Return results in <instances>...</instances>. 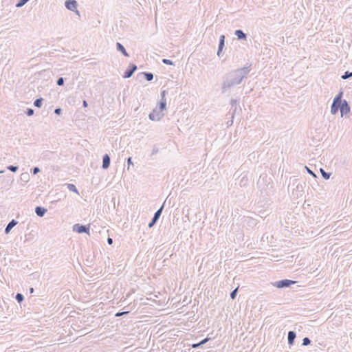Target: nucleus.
<instances>
[{
  "instance_id": "obj_1",
  "label": "nucleus",
  "mask_w": 352,
  "mask_h": 352,
  "mask_svg": "<svg viewBox=\"0 0 352 352\" xmlns=\"http://www.w3.org/2000/svg\"><path fill=\"white\" fill-rule=\"evenodd\" d=\"M252 69V64L247 63L243 67L231 70L225 74L222 78L221 93L225 94L240 85L251 72Z\"/></svg>"
},
{
  "instance_id": "obj_2",
  "label": "nucleus",
  "mask_w": 352,
  "mask_h": 352,
  "mask_svg": "<svg viewBox=\"0 0 352 352\" xmlns=\"http://www.w3.org/2000/svg\"><path fill=\"white\" fill-rule=\"evenodd\" d=\"M296 282L289 279H283L276 282L271 283V284L277 288H286L289 287L294 285Z\"/></svg>"
},
{
  "instance_id": "obj_3",
  "label": "nucleus",
  "mask_w": 352,
  "mask_h": 352,
  "mask_svg": "<svg viewBox=\"0 0 352 352\" xmlns=\"http://www.w3.org/2000/svg\"><path fill=\"white\" fill-rule=\"evenodd\" d=\"M73 231L76 232L79 234L85 233L89 234L90 226L76 223L73 226Z\"/></svg>"
},
{
  "instance_id": "obj_4",
  "label": "nucleus",
  "mask_w": 352,
  "mask_h": 352,
  "mask_svg": "<svg viewBox=\"0 0 352 352\" xmlns=\"http://www.w3.org/2000/svg\"><path fill=\"white\" fill-rule=\"evenodd\" d=\"M65 6L67 10L76 12L78 15L80 14L79 11L77 10L78 3L76 0H66L65 1Z\"/></svg>"
},
{
  "instance_id": "obj_5",
  "label": "nucleus",
  "mask_w": 352,
  "mask_h": 352,
  "mask_svg": "<svg viewBox=\"0 0 352 352\" xmlns=\"http://www.w3.org/2000/svg\"><path fill=\"white\" fill-rule=\"evenodd\" d=\"M164 204L155 212L151 221L148 223V227H153L160 219L164 208Z\"/></svg>"
},
{
  "instance_id": "obj_6",
  "label": "nucleus",
  "mask_w": 352,
  "mask_h": 352,
  "mask_svg": "<svg viewBox=\"0 0 352 352\" xmlns=\"http://www.w3.org/2000/svg\"><path fill=\"white\" fill-rule=\"evenodd\" d=\"M164 114L163 112L158 111L155 109L149 113L148 118L152 121H159L164 117Z\"/></svg>"
},
{
  "instance_id": "obj_7",
  "label": "nucleus",
  "mask_w": 352,
  "mask_h": 352,
  "mask_svg": "<svg viewBox=\"0 0 352 352\" xmlns=\"http://www.w3.org/2000/svg\"><path fill=\"white\" fill-rule=\"evenodd\" d=\"M137 65L133 63H130L127 67V69L125 70L123 74V78H129L134 74L135 70L137 69Z\"/></svg>"
},
{
  "instance_id": "obj_8",
  "label": "nucleus",
  "mask_w": 352,
  "mask_h": 352,
  "mask_svg": "<svg viewBox=\"0 0 352 352\" xmlns=\"http://www.w3.org/2000/svg\"><path fill=\"white\" fill-rule=\"evenodd\" d=\"M340 114L341 117L349 114L351 112V107L346 100H343L340 105Z\"/></svg>"
},
{
  "instance_id": "obj_9",
  "label": "nucleus",
  "mask_w": 352,
  "mask_h": 352,
  "mask_svg": "<svg viewBox=\"0 0 352 352\" xmlns=\"http://www.w3.org/2000/svg\"><path fill=\"white\" fill-rule=\"evenodd\" d=\"M111 158L108 154H104L102 157V168L103 169H107L110 166Z\"/></svg>"
},
{
  "instance_id": "obj_10",
  "label": "nucleus",
  "mask_w": 352,
  "mask_h": 352,
  "mask_svg": "<svg viewBox=\"0 0 352 352\" xmlns=\"http://www.w3.org/2000/svg\"><path fill=\"white\" fill-rule=\"evenodd\" d=\"M296 333L294 331H289L287 334L288 344L292 346L294 344Z\"/></svg>"
},
{
  "instance_id": "obj_11",
  "label": "nucleus",
  "mask_w": 352,
  "mask_h": 352,
  "mask_svg": "<svg viewBox=\"0 0 352 352\" xmlns=\"http://www.w3.org/2000/svg\"><path fill=\"white\" fill-rule=\"evenodd\" d=\"M18 223V221L15 219H12L6 226L5 228V233L6 234H9L11 230Z\"/></svg>"
},
{
  "instance_id": "obj_12",
  "label": "nucleus",
  "mask_w": 352,
  "mask_h": 352,
  "mask_svg": "<svg viewBox=\"0 0 352 352\" xmlns=\"http://www.w3.org/2000/svg\"><path fill=\"white\" fill-rule=\"evenodd\" d=\"M239 104V99H232L230 101V111H232V114L234 115L236 111L237 106Z\"/></svg>"
},
{
  "instance_id": "obj_13",
  "label": "nucleus",
  "mask_w": 352,
  "mask_h": 352,
  "mask_svg": "<svg viewBox=\"0 0 352 352\" xmlns=\"http://www.w3.org/2000/svg\"><path fill=\"white\" fill-rule=\"evenodd\" d=\"M116 50L118 52H120L124 56H126V57H129V54L126 52V50L125 47H124V45L122 44H121L120 43H119V42L116 43Z\"/></svg>"
},
{
  "instance_id": "obj_14",
  "label": "nucleus",
  "mask_w": 352,
  "mask_h": 352,
  "mask_svg": "<svg viewBox=\"0 0 352 352\" xmlns=\"http://www.w3.org/2000/svg\"><path fill=\"white\" fill-rule=\"evenodd\" d=\"M47 212V209L42 206H36L35 208V213L39 217H43Z\"/></svg>"
},
{
  "instance_id": "obj_15",
  "label": "nucleus",
  "mask_w": 352,
  "mask_h": 352,
  "mask_svg": "<svg viewBox=\"0 0 352 352\" xmlns=\"http://www.w3.org/2000/svg\"><path fill=\"white\" fill-rule=\"evenodd\" d=\"M341 103L335 102L333 101L331 106V113L335 115L338 113V110H340Z\"/></svg>"
},
{
  "instance_id": "obj_16",
  "label": "nucleus",
  "mask_w": 352,
  "mask_h": 352,
  "mask_svg": "<svg viewBox=\"0 0 352 352\" xmlns=\"http://www.w3.org/2000/svg\"><path fill=\"white\" fill-rule=\"evenodd\" d=\"M234 35L237 37L239 40H246L247 34L243 32L241 30H236L234 32Z\"/></svg>"
},
{
  "instance_id": "obj_17",
  "label": "nucleus",
  "mask_w": 352,
  "mask_h": 352,
  "mask_svg": "<svg viewBox=\"0 0 352 352\" xmlns=\"http://www.w3.org/2000/svg\"><path fill=\"white\" fill-rule=\"evenodd\" d=\"M159 111L162 112L164 110L166 109V99H161L159 104Z\"/></svg>"
},
{
  "instance_id": "obj_18",
  "label": "nucleus",
  "mask_w": 352,
  "mask_h": 352,
  "mask_svg": "<svg viewBox=\"0 0 352 352\" xmlns=\"http://www.w3.org/2000/svg\"><path fill=\"white\" fill-rule=\"evenodd\" d=\"M343 96V91H340L333 98V101L335 102L342 103L343 100L342 99Z\"/></svg>"
},
{
  "instance_id": "obj_19",
  "label": "nucleus",
  "mask_w": 352,
  "mask_h": 352,
  "mask_svg": "<svg viewBox=\"0 0 352 352\" xmlns=\"http://www.w3.org/2000/svg\"><path fill=\"white\" fill-rule=\"evenodd\" d=\"M141 75H144L145 79L147 80V81H151L153 80V78H154V75L153 73L151 72H142L140 74Z\"/></svg>"
},
{
  "instance_id": "obj_20",
  "label": "nucleus",
  "mask_w": 352,
  "mask_h": 352,
  "mask_svg": "<svg viewBox=\"0 0 352 352\" xmlns=\"http://www.w3.org/2000/svg\"><path fill=\"white\" fill-rule=\"evenodd\" d=\"M224 47H225V36L223 34H222L219 37L218 48L223 49Z\"/></svg>"
},
{
  "instance_id": "obj_21",
  "label": "nucleus",
  "mask_w": 352,
  "mask_h": 352,
  "mask_svg": "<svg viewBox=\"0 0 352 352\" xmlns=\"http://www.w3.org/2000/svg\"><path fill=\"white\" fill-rule=\"evenodd\" d=\"M67 188L69 189V190L76 192V194L79 195L78 190L74 184H67Z\"/></svg>"
},
{
  "instance_id": "obj_22",
  "label": "nucleus",
  "mask_w": 352,
  "mask_h": 352,
  "mask_svg": "<svg viewBox=\"0 0 352 352\" xmlns=\"http://www.w3.org/2000/svg\"><path fill=\"white\" fill-rule=\"evenodd\" d=\"M43 99L42 98H39L36 99L34 101V107H38V108H41L42 104H43Z\"/></svg>"
},
{
  "instance_id": "obj_23",
  "label": "nucleus",
  "mask_w": 352,
  "mask_h": 352,
  "mask_svg": "<svg viewBox=\"0 0 352 352\" xmlns=\"http://www.w3.org/2000/svg\"><path fill=\"white\" fill-rule=\"evenodd\" d=\"M320 173H321V175L322 176V177L324 179H329L330 176H331V173H327L326 172L324 169L322 168H320Z\"/></svg>"
},
{
  "instance_id": "obj_24",
  "label": "nucleus",
  "mask_w": 352,
  "mask_h": 352,
  "mask_svg": "<svg viewBox=\"0 0 352 352\" xmlns=\"http://www.w3.org/2000/svg\"><path fill=\"white\" fill-rule=\"evenodd\" d=\"M352 77V72L346 71L344 73V74L341 76L342 79L346 80Z\"/></svg>"
},
{
  "instance_id": "obj_25",
  "label": "nucleus",
  "mask_w": 352,
  "mask_h": 352,
  "mask_svg": "<svg viewBox=\"0 0 352 352\" xmlns=\"http://www.w3.org/2000/svg\"><path fill=\"white\" fill-rule=\"evenodd\" d=\"M15 299L16 300L19 302V303H21L24 300V296L22 294H20V293H17L16 296H15Z\"/></svg>"
},
{
  "instance_id": "obj_26",
  "label": "nucleus",
  "mask_w": 352,
  "mask_h": 352,
  "mask_svg": "<svg viewBox=\"0 0 352 352\" xmlns=\"http://www.w3.org/2000/svg\"><path fill=\"white\" fill-rule=\"evenodd\" d=\"M29 1L30 0H19L16 4V7L21 8Z\"/></svg>"
},
{
  "instance_id": "obj_27",
  "label": "nucleus",
  "mask_w": 352,
  "mask_h": 352,
  "mask_svg": "<svg viewBox=\"0 0 352 352\" xmlns=\"http://www.w3.org/2000/svg\"><path fill=\"white\" fill-rule=\"evenodd\" d=\"M7 169L12 171V172H16L19 169V166H14V165H10L8 166H7Z\"/></svg>"
},
{
  "instance_id": "obj_28",
  "label": "nucleus",
  "mask_w": 352,
  "mask_h": 352,
  "mask_svg": "<svg viewBox=\"0 0 352 352\" xmlns=\"http://www.w3.org/2000/svg\"><path fill=\"white\" fill-rule=\"evenodd\" d=\"M311 340L307 338V337H305L302 339V345L303 346H308L309 344H311Z\"/></svg>"
},
{
  "instance_id": "obj_29",
  "label": "nucleus",
  "mask_w": 352,
  "mask_h": 352,
  "mask_svg": "<svg viewBox=\"0 0 352 352\" xmlns=\"http://www.w3.org/2000/svg\"><path fill=\"white\" fill-rule=\"evenodd\" d=\"M21 179L27 182L29 180V175H28V173H22L21 175Z\"/></svg>"
},
{
  "instance_id": "obj_30",
  "label": "nucleus",
  "mask_w": 352,
  "mask_h": 352,
  "mask_svg": "<svg viewBox=\"0 0 352 352\" xmlns=\"http://www.w3.org/2000/svg\"><path fill=\"white\" fill-rule=\"evenodd\" d=\"M238 292V287L232 290L230 293V298L231 299L234 300L235 299Z\"/></svg>"
},
{
  "instance_id": "obj_31",
  "label": "nucleus",
  "mask_w": 352,
  "mask_h": 352,
  "mask_svg": "<svg viewBox=\"0 0 352 352\" xmlns=\"http://www.w3.org/2000/svg\"><path fill=\"white\" fill-rule=\"evenodd\" d=\"M65 82V79L63 77H60L56 80V85L58 86H63Z\"/></svg>"
},
{
  "instance_id": "obj_32",
  "label": "nucleus",
  "mask_w": 352,
  "mask_h": 352,
  "mask_svg": "<svg viewBox=\"0 0 352 352\" xmlns=\"http://www.w3.org/2000/svg\"><path fill=\"white\" fill-rule=\"evenodd\" d=\"M162 63L167 65H173V62L170 59L164 58L162 59Z\"/></svg>"
},
{
  "instance_id": "obj_33",
  "label": "nucleus",
  "mask_w": 352,
  "mask_h": 352,
  "mask_svg": "<svg viewBox=\"0 0 352 352\" xmlns=\"http://www.w3.org/2000/svg\"><path fill=\"white\" fill-rule=\"evenodd\" d=\"M34 111L33 109L28 108L25 111V113L28 116H32L34 115Z\"/></svg>"
},
{
  "instance_id": "obj_34",
  "label": "nucleus",
  "mask_w": 352,
  "mask_h": 352,
  "mask_svg": "<svg viewBox=\"0 0 352 352\" xmlns=\"http://www.w3.org/2000/svg\"><path fill=\"white\" fill-rule=\"evenodd\" d=\"M129 313V311H119L115 314L116 317H121L122 316L126 315Z\"/></svg>"
},
{
  "instance_id": "obj_35",
  "label": "nucleus",
  "mask_w": 352,
  "mask_h": 352,
  "mask_svg": "<svg viewBox=\"0 0 352 352\" xmlns=\"http://www.w3.org/2000/svg\"><path fill=\"white\" fill-rule=\"evenodd\" d=\"M40 171H41L40 168L37 166H35L31 169V173H32L33 175H36Z\"/></svg>"
},
{
  "instance_id": "obj_36",
  "label": "nucleus",
  "mask_w": 352,
  "mask_h": 352,
  "mask_svg": "<svg viewBox=\"0 0 352 352\" xmlns=\"http://www.w3.org/2000/svg\"><path fill=\"white\" fill-rule=\"evenodd\" d=\"M305 168L307 170V173L312 175L314 177H316V175L307 166H305Z\"/></svg>"
},
{
  "instance_id": "obj_37",
  "label": "nucleus",
  "mask_w": 352,
  "mask_h": 352,
  "mask_svg": "<svg viewBox=\"0 0 352 352\" xmlns=\"http://www.w3.org/2000/svg\"><path fill=\"white\" fill-rule=\"evenodd\" d=\"M159 151V149L155 145L152 149V151H151V155H154L155 154H157Z\"/></svg>"
},
{
  "instance_id": "obj_38",
  "label": "nucleus",
  "mask_w": 352,
  "mask_h": 352,
  "mask_svg": "<svg viewBox=\"0 0 352 352\" xmlns=\"http://www.w3.org/2000/svg\"><path fill=\"white\" fill-rule=\"evenodd\" d=\"M210 340V338L207 337V338L203 339L202 340H201L199 342V344L201 346H202V345L205 344L206 342H208Z\"/></svg>"
},
{
  "instance_id": "obj_39",
  "label": "nucleus",
  "mask_w": 352,
  "mask_h": 352,
  "mask_svg": "<svg viewBox=\"0 0 352 352\" xmlns=\"http://www.w3.org/2000/svg\"><path fill=\"white\" fill-rule=\"evenodd\" d=\"M127 165H128V167H127L128 169H129L130 165H133V164L132 162V157H129L127 159Z\"/></svg>"
},
{
  "instance_id": "obj_40",
  "label": "nucleus",
  "mask_w": 352,
  "mask_h": 352,
  "mask_svg": "<svg viewBox=\"0 0 352 352\" xmlns=\"http://www.w3.org/2000/svg\"><path fill=\"white\" fill-rule=\"evenodd\" d=\"M61 111H62V109L60 107H58V108L55 109L54 113L56 115H60L61 113Z\"/></svg>"
},
{
  "instance_id": "obj_41",
  "label": "nucleus",
  "mask_w": 352,
  "mask_h": 352,
  "mask_svg": "<svg viewBox=\"0 0 352 352\" xmlns=\"http://www.w3.org/2000/svg\"><path fill=\"white\" fill-rule=\"evenodd\" d=\"M166 94H167V91L166 90H163L161 92V99H166L165 96H166Z\"/></svg>"
},
{
  "instance_id": "obj_42",
  "label": "nucleus",
  "mask_w": 352,
  "mask_h": 352,
  "mask_svg": "<svg viewBox=\"0 0 352 352\" xmlns=\"http://www.w3.org/2000/svg\"><path fill=\"white\" fill-rule=\"evenodd\" d=\"M191 346H192V347L193 349H197V348H199V347H200V346H201V345H200L199 342L192 344Z\"/></svg>"
},
{
  "instance_id": "obj_43",
  "label": "nucleus",
  "mask_w": 352,
  "mask_h": 352,
  "mask_svg": "<svg viewBox=\"0 0 352 352\" xmlns=\"http://www.w3.org/2000/svg\"><path fill=\"white\" fill-rule=\"evenodd\" d=\"M223 49L218 48L217 55L220 57L222 53Z\"/></svg>"
},
{
  "instance_id": "obj_44",
  "label": "nucleus",
  "mask_w": 352,
  "mask_h": 352,
  "mask_svg": "<svg viewBox=\"0 0 352 352\" xmlns=\"http://www.w3.org/2000/svg\"><path fill=\"white\" fill-rule=\"evenodd\" d=\"M107 243L109 245H112L113 244V239L111 238H110V237L107 238Z\"/></svg>"
},
{
  "instance_id": "obj_45",
  "label": "nucleus",
  "mask_w": 352,
  "mask_h": 352,
  "mask_svg": "<svg viewBox=\"0 0 352 352\" xmlns=\"http://www.w3.org/2000/svg\"><path fill=\"white\" fill-rule=\"evenodd\" d=\"M82 106H83V107H87L88 103H87V100H84L82 101Z\"/></svg>"
},
{
  "instance_id": "obj_46",
  "label": "nucleus",
  "mask_w": 352,
  "mask_h": 352,
  "mask_svg": "<svg viewBox=\"0 0 352 352\" xmlns=\"http://www.w3.org/2000/svg\"><path fill=\"white\" fill-rule=\"evenodd\" d=\"M29 291H30V294H33V293H34V288H33V287H30V289H29Z\"/></svg>"
}]
</instances>
